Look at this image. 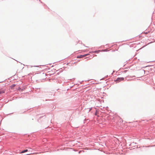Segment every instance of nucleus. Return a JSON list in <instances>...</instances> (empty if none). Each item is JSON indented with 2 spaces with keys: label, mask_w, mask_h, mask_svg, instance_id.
<instances>
[{
  "label": "nucleus",
  "mask_w": 155,
  "mask_h": 155,
  "mask_svg": "<svg viewBox=\"0 0 155 155\" xmlns=\"http://www.w3.org/2000/svg\"><path fill=\"white\" fill-rule=\"evenodd\" d=\"M124 78L123 77H118L117 78L116 80H115V81H117V82H119L120 81H123Z\"/></svg>",
  "instance_id": "obj_1"
},
{
  "label": "nucleus",
  "mask_w": 155,
  "mask_h": 155,
  "mask_svg": "<svg viewBox=\"0 0 155 155\" xmlns=\"http://www.w3.org/2000/svg\"><path fill=\"white\" fill-rule=\"evenodd\" d=\"M100 51V50H97L92 51H90V52L92 53H98Z\"/></svg>",
  "instance_id": "obj_2"
},
{
  "label": "nucleus",
  "mask_w": 155,
  "mask_h": 155,
  "mask_svg": "<svg viewBox=\"0 0 155 155\" xmlns=\"http://www.w3.org/2000/svg\"><path fill=\"white\" fill-rule=\"evenodd\" d=\"M28 151V150L27 149H25L24 150H22L21 151V152L20 153H24L26 152H27Z\"/></svg>",
  "instance_id": "obj_3"
},
{
  "label": "nucleus",
  "mask_w": 155,
  "mask_h": 155,
  "mask_svg": "<svg viewBox=\"0 0 155 155\" xmlns=\"http://www.w3.org/2000/svg\"><path fill=\"white\" fill-rule=\"evenodd\" d=\"M154 17H155V11H154L153 13L152 19H153V18ZM154 25H155V24H154Z\"/></svg>",
  "instance_id": "obj_4"
},
{
  "label": "nucleus",
  "mask_w": 155,
  "mask_h": 155,
  "mask_svg": "<svg viewBox=\"0 0 155 155\" xmlns=\"http://www.w3.org/2000/svg\"><path fill=\"white\" fill-rule=\"evenodd\" d=\"M5 93V90H0V94Z\"/></svg>",
  "instance_id": "obj_5"
},
{
  "label": "nucleus",
  "mask_w": 155,
  "mask_h": 155,
  "mask_svg": "<svg viewBox=\"0 0 155 155\" xmlns=\"http://www.w3.org/2000/svg\"><path fill=\"white\" fill-rule=\"evenodd\" d=\"M16 86V85L15 84H12L10 86V87L11 89H13L14 87Z\"/></svg>",
  "instance_id": "obj_6"
},
{
  "label": "nucleus",
  "mask_w": 155,
  "mask_h": 155,
  "mask_svg": "<svg viewBox=\"0 0 155 155\" xmlns=\"http://www.w3.org/2000/svg\"><path fill=\"white\" fill-rule=\"evenodd\" d=\"M84 57L83 55H81L77 56V58H80Z\"/></svg>",
  "instance_id": "obj_7"
},
{
  "label": "nucleus",
  "mask_w": 155,
  "mask_h": 155,
  "mask_svg": "<svg viewBox=\"0 0 155 155\" xmlns=\"http://www.w3.org/2000/svg\"><path fill=\"white\" fill-rule=\"evenodd\" d=\"M61 69H62L61 68V69H60L57 71H59V72L58 73V74H59V73H61V72H62V70H61Z\"/></svg>",
  "instance_id": "obj_8"
},
{
  "label": "nucleus",
  "mask_w": 155,
  "mask_h": 155,
  "mask_svg": "<svg viewBox=\"0 0 155 155\" xmlns=\"http://www.w3.org/2000/svg\"><path fill=\"white\" fill-rule=\"evenodd\" d=\"M140 72L141 73H144V74H145V71L144 70L141 71Z\"/></svg>",
  "instance_id": "obj_9"
},
{
  "label": "nucleus",
  "mask_w": 155,
  "mask_h": 155,
  "mask_svg": "<svg viewBox=\"0 0 155 155\" xmlns=\"http://www.w3.org/2000/svg\"><path fill=\"white\" fill-rule=\"evenodd\" d=\"M89 54H85L84 55H83V57H85V56L88 55Z\"/></svg>",
  "instance_id": "obj_10"
},
{
  "label": "nucleus",
  "mask_w": 155,
  "mask_h": 155,
  "mask_svg": "<svg viewBox=\"0 0 155 155\" xmlns=\"http://www.w3.org/2000/svg\"><path fill=\"white\" fill-rule=\"evenodd\" d=\"M89 110H88V112H89L91 111V110L92 109V107H91V108H89Z\"/></svg>",
  "instance_id": "obj_11"
},
{
  "label": "nucleus",
  "mask_w": 155,
  "mask_h": 155,
  "mask_svg": "<svg viewBox=\"0 0 155 155\" xmlns=\"http://www.w3.org/2000/svg\"><path fill=\"white\" fill-rule=\"evenodd\" d=\"M135 77H136V76H135L134 75V76H132L131 78Z\"/></svg>",
  "instance_id": "obj_12"
},
{
  "label": "nucleus",
  "mask_w": 155,
  "mask_h": 155,
  "mask_svg": "<svg viewBox=\"0 0 155 155\" xmlns=\"http://www.w3.org/2000/svg\"><path fill=\"white\" fill-rule=\"evenodd\" d=\"M44 116H42L41 117H39V118H42V117H44Z\"/></svg>",
  "instance_id": "obj_13"
},
{
  "label": "nucleus",
  "mask_w": 155,
  "mask_h": 155,
  "mask_svg": "<svg viewBox=\"0 0 155 155\" xmlns=\"http://www.w3.org/2000/svg\"><path fill=\"white\" fill-rule=\"evenodd\" d=\"M81 151H79L78 152L79 153H80Z\"/></svg>",
  "instance_id": "obj_14"
},
{
  "label": "nucleus",
  "mask_w": 155,
  "mask_h": 155,
  "mask_svg": "<svg viewBox=\"0 0 155 155\" xmlns=\"http://www.w3.org/2000/svg\"><path fill=\"white\" fill-rule=\"evenodd\" d=\"M127 71V70H125L124 71V72H126Z\"/></svg>",
  "instance_id": "obj_15"
},
{
  "label": "nucleus",
  "mask_w": 155,
  "mask_h": 155,
  "mask_svg": "<svg viewBox=\"0 0 155 155\" xmlns=\"http://www.w3.org/2000/svg\"><path fill=\"white\" fill-rule=\"evenodd\" d=\"M86 120H87L86 119H84V121H86Z\"/></svg>",
  "instance_id": "obj_16"
},
{
  "label": "nucleus",
  "mask_w": 155,
  "mask_h": 155,
  "mask_svg": "<svg viewBox=\"0 0 155 155\" xmlns=\"http://www.w3.org/2000/svg\"><path fill=\"white\" fill-rule=\"evenodd\" d=\"M13 113H11V114H13Z\"/></svg>",
  "instance_id": "obj_17"
},
{
  "label": "nucleus",
  "mask_w": 155,
  "mask_h": 155,
  "mask_svg": "<svg viewBox=\"0 0 155 155\" xmlns=\"http://www.w3.org/2000/svg\"><path fill=\"white\" fill-rule=\"evenodd\" d=\"M104 50V51H107L106 50Z\"/></svg>",
  "instance_id": "obj_18"
},
{
  "label": "nucleus",
  "mask_w": 155,
  "mask_h": 155,
  "mask_svg": "<svg viewBox=\"0 0 155 155\" xmlns=\"http://www.w3.org/2000/svg\"><path fill=\"white\" fill-rule=\"evenodd\" d=\"M34 67H38V66H35Z\"/></svg>",
  "instance_id": "obj_19"
},
{
  "label": "nucleus",
  "mask_w": 155,
  "mask_h": 155,
  "mask_svg": "<svg viewBox=\"0 0 155 155\" xmlns=\"http://www.w3.org/2000/svg\"><path fill=\"white\" fill-rule=\"evenodd\" d=\"M129 146H131V144H130Z\"/></svg>",
  "instance_id": "obj_20"
},
{
  "label": "nucleus",
  "mask_w": 155,
  "mask_h": 155,
  "mask_svg": "<svg viewBox=\"0 0 155 155\" xmlns=\"http://www.w3.org/2000/svg\"><path fill=\"white\" fill-rule=\"evenodd\" d=\"M150 66V65H149V66H147L146 67H148V66Z\"/></svg>",
  "instance_id": "obj_21"
},
{
  "label": "nucleus",
  "mask_w": 155,
  "mask_h": 155,
  "mask_svg": "<svg viewBox=\"0 0 155 155\" xmlns=\"http://www.w3.org/2000/svg\"><path fill=\"white\" fill-rule=\"evenodd\" d=\"M101 48V47H99L98 48Z\"/></svg>",
  "instance_id": "obj_22"
},
{
  "label": "nucleus",
  "mask_w": 155,
  "mask_h": 155,
  "mask_svg": "<svg viewBox=\"0 0 155 155\" xmlns=\"http://www.w3.org/2000/svg\"><path fill=\"white\" fill-rule=\"evenodd\" d=\"M45 75L46 76H47L46 74H45Z\"/></svg>",
  "instance_id": "obj_23"
},
{
  "label": "nucleus",
  "mask_w": 155,
  "mask_h": 155,
  "mask_svg": "<svg viewBox=\"0 0 155 155\" xmlns=\"http://www.w3.org/2000/svg\"><path fill=\"white\" fill-rule=\"evenodd\" d=\"M69 63H67V64L68 65Z\"/></svg>",
  "instance_id": "obj_24"
},
{
  "label": "nucleus",
  "mask_w": 155,
  "mask_h": 155,
  "mask_svg": "<svg viewBox=\"0 0 155 155\" xmlns=\"http://www.w3.org/2000/svg\"><path fill=\"white\" fill-rule=\"evenodd\" d=\"M103 79V78H102V79ZM102 79H101L100 80H101Z\"/></svg>",
  "instance_id": "obj_25"
}]
</instances>
